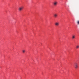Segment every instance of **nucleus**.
<instances>
[{
	"label": "nucleus",
	"mask_w": 79,
	"mask_h": 79,
	"mask_svg": "<svg viewBox=\"0 0 79 79\" xmlns=\"http://www.w3.org/2000/svg\"><path fill=\"white\" fill-rule=\"evenodd\" d=\"M74 65L75 68V69H77L78 68V64L77 63H75Z\"/></svg>",
	"instance_id": "1"
},
{
	"label": "nucleus",
	"mask_w": 79,
	"mask_h": 79,
	"mask_svg": "<svg viewBox=\"0 0 79 79\" xmlns=\"http://www.w3.org/2000/svg\"><path fill=\"white\" fill-rule=\"evenodd\" d=\"M55 26H58L59 25H60V23L59 22H56V23H55Z\"/></svg>",
	"instance_id": "2"
},
{
	"label": "nucleus",
	"mask_w": 79,
	"mask_h": 79,
	"mask_svg": "<svg viewBox=\"0 0 79 79\" xmlns=\"http://www.w3.org/2000/svg\"><path fill=\"white\" fill-rule=\"evenodd\" d=\"M23 7H20L18 9L19 10V11H22V10L23 9Z\"/></svg>",
	"instance_id": "3"
},
{
	"label": "nucleus",
	"mask_w": 79,
	"mask_h": 79,
	"mask_svg": "<svg viewBox=\"0 0 79 79\" xmlns=\"http://www.w3.org/2000/svg\"><path fill=\"white\" fill-rule=\"evenodd\" d=\"M57 2H54V3H53V4H54V6H56L57 5Z\"/></svg>",
	"instance_id": "4"
},
{
	"label": "nucleus",
	"mask_w": 79,
	"mask_h": 79,
	"mask_svg": "<svg viewBox=\"0 0 79 79\" xmlns=\"http://www.w3.org/2000/svg\"><path fill=\"white\" fill-rule=\"evenodd\" d=\"M54 17L55 18H56L58 16V15L57 14H54Z\"/></svg>",
	"instance_id": "5"
},
{
	"label": "nucleus",
	"mask_w": 79,
	"mask_h": 79,
	"mask_svg": "<svg viewBox=\"0 0 79 79\" xmlns=\"http://www.w3.org/2000/svg\"><path fill=\"white\" fill-rule=\"evenodd\" d=\"M75 38V35H72V38L73 39H74Z\"/></svg>",
	"instance_id": "6"
},
{
	"label": "nucleus",
	"mask_w": 79,
	"mask_h": 79,
	"mask_svg": "<svg viewBox=\"0 0 79 79\" xmlns=\"http://www.w3.org/2000/svg\"><path fill=\"white\" fill-rule=\"evenodd\" d=\"M79 48V45H77V46H76V48L78 49Z\"/></svg>",
	"instance_id": "7"
},
{
	"label": "nucleus",
	"mask_w": 79,
	"mask_h": 79,
	"mask_svg": "<svg viewBox=\"0 0 79 79\" xmlns=\"http://www.w3.org/2000/svg\"><path fill=\"white\" fill-rule=\"evenodd\" d=\"M23 53H25V52H26L25 50H23Z\"/></svg>",
	"instance_id": "8"
},
{
	"label": "nucleus",
	"mask_w": 79,
	"mask_h": 79,
	"mask_svg": "<svg viewBox=\"0 0 79 79\" xmlns=\"http://www.w3.org/2000/svg\"><path fill=\"white\" fill-rule=\"evenodd\" d=\"M77 23L79 24V21H78V22H77Z\"/></svg>",
	"instance_id": "9"
}]
</instances>
